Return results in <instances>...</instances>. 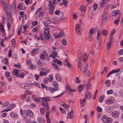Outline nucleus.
<instances>
[{
	"mask_svg": "<svg viewBox=\"0 0 123 123\" xmlns=\"http://www.w3.org/2000/svg\"><path fill=\"white\" fill-rule=\"evenodd\" d=\"M1 3V5L3 8V9L5 12L7 21V25L8 29H10L12 24V16L11 14V11L10 9L7 8L6 4L3 0H0Z\"/></svg>",
	"mask_w": 123,
	"mask_h": 123,
	"instance_id": "1",
	"label": "nucleus"
},
{
	"mask_svg": "<svg viewBox=\"0 0 123 123\" xmlns=\"http://www.w3.org/2000/svg\"><path fill=\"white\" fill-rule=\"evenodd\" d=\"M101 119L104 123H110L112 121L111 118L109 117L107 118L106 115H104L102 117Z\"/></svg>",
	"mask_w": 123,
	"mask_h": 123,
	"instance_id": "2",
	"label": "nucleus"
},
{
	"mask_svg": "<svg viewBox=\"0 0 123 123\" xmlns=\"http://www.w3.org/2000/svg\"><path fill=\"white\" fill-rule=\"evenodd\" d=\"M86 66L84 65L81 66V68L80 69V70L81 72L83 73H84L85 72V69H88L89 66V64L88 63H86L85 64Z\"/></svg>",
	"mask_w": 123,
	"mask_h": 123,
	"instance_id": "3",
	"label": "nucleus"
},
{
	"mask_svg": "<svg viewBox=\"0 0 123 123\" xmlns=\"http://www.w3.org/2000/svg\"><path fill=\"white\" fill-rule=\"evenodd\" d=\"M20 86L21 88L27 89L30 88V86L27 84L23 83L21 84Z\"/></svg>",
	"mask_w": 123,
	"mask_h": 123,
	"instance_id": "4",
	"label": "nucleus"
},
{
	"mask_svg": "<svg viewBox=\"0 0 123 123\" xmlns=\"http://www.w3.org/2000/svg\"><path fill=\"white\" fill-rule=\"evenodd\" d=\"M105 5L107 7V8H108L109 5L106 1V0H103L100 4V6L101 7H103Z\"/></svg>",
	"mask_w": 123,
	"mask_h": 123,
	"instance_id": "5",
	"label": "nucleus"
},
{
	"mask_svg": "<svg viewBox=\"0 0 123 123\" xmlns=\"http://www.w3.org/2000/svg\"><path fill=\"white\" fill-rule=\"evenodd\" d=\"M11 117L13 119H16L18 118V115L14 112H12L10 115Z\"/></svg>",
	"mask_w": 123,
	"mask_h": 123,
	"instance_id": "6",
	"label": "nucleus"
},
{
	"mask_svg": "<svg viewBox=\"0 0 123 123\" xmlns=\"http://www.w3.org/2000/svg\"><path fill=\"white\" fill-rule=\"evenodd\" d=\"M120 71V69H118L117 70L114 69L111 71H110L107 77H108L110 75L114 73H117L119 72Z\"/></svg>",
	"mask_w": 123,
	"mask_h": 123,
	"instance_id": "7",
	"label": "nucleus"
},
{
	"mask_svg": "<svg viewBox=\"0 0 123 123\" xmlns=\"http://www.w3.org/2000/svg\"><path fill=\"white\" fill-rule=\"evenodd\" d=\"M55 14L57 15H59V18H62L63 16V13L62 12H60L59 10H56L55 12Z\"/></svg>",
	"mask_w": 123,
	"mask_h": 123,
	"instance_id": "8",
	"label": "nucleus"
},
{
	"mask_svg": "<svg viewBox=\"0 0 123 123\" xmlns=\"http://www.w3.org/2000/svg\"><path fill=\"white\" fill-rule=\"evenodd\" d=\"M112 115L114 117L117 118L119 117V114L117 111H114L112 113Z\"/></svg>",
	"mask_w": 123,
	"mask_h": 123,
	"instance_id": "9",
	"label": "nucleus"
},
{
	"mask_svg": "<svg viewBox=\"0 0 123 123\" xmlns=\"http://www.w3.org/2000/svg\"><path fill=\"white\" fill-rule=\"evenodd\" d=\"M92 97L91 93L88 91L84 95V97L88 99H90Z\"/></svg>",
	"mask_w": 123,
	"mask_h": 123,
	"instance_id": "10",
	"label": "nucleus"
},
{
	"mask_svg": "<svg viewBox=\"0 0 123 123\" xmlns=\"http://www.w3.org/2000/svg\"><path fill=\"white\" fill-rule=\"evenodd\" d=\"M84 84L80 85L78 87V91L80 92H81L84 89Z\"/></svg>",
	"mask_w": 123,
	"mask_h": 123,
	"instance_id": "11",
	"label": "nucleus"
},
{
	"mask_svg": "<svg viewBox=\"0 0 123 123\" xmlns=\"http://www.w3.org/2000/svg\"><path fill=\"white\" fill-rule=\"evenodd\" d=\"M27 114L30 117H33L34 116V114L30 110H28L27 111Z\"/></svg>",
	"mask_w": 123,
	"mask_h": 123,
	"instance_id": "12",
	"label": "nucleus"
},
{
	"mask_svg": "<svg viewBox=\"0 0 123 123\" xmlns=\"http://www.w3.org/2000/svg\"><path fill=\"white\" fill-rule=\"evenodd\" d=\"M114 102L113 100L112 99H109L105 101V103L108 105H110L112 104Z\"/></svg>",
	"mask_w": 123,
	"mask_h": 123,
	"instance_id": "13",
	"label": "nucleus"
},
{
	"mask_svg": "<svg viewBox=\"0 0 123 123\" xmlns=\"http://www.w3.org/2000/svg\"><path fill=\"white\" fill-rule=\"evenodd\" d=\"M20 112L21 114L23 115L25 117H27V111L25 110H23L22 111L21 110H20Z\"/></svg>",
	"mask_w": 123,
	"mask_h": 123,
	"instance_id": "14",
	"label": "nucleus"
},
{
	"mask_svg": "<svg viewBox=\"0 0 123 123\" xmlns=\"http://www.w3.org/2000/svg\"><path fill=\"white\" fill-rule=\"evenodd\" d=\"M55 77L56 80L59 82L61 81V78L60 75L58 74H57L55 75Z\"/></svg>",
	"mask_w": 123,
	"mask_h": 123,
	"instance_id": "15",
	"label": "nucleus"
},
{
	"mask_svg": "<svg viewBox=\"0 0 123 123\" xmlns=\"http://www.w3.org/2000/svg\"><path fill=\"white\" fill-rule=\"evenodd\" d=\"M80 10L82 12L84 13L86 11V7L83 6H81L80 7Z\"/></svg>",
	"mask_w": 123,
	"mask_h": 123,
	"instance_id": "16",
	"label": "nucleus"
},
{
	"mask_svg": "<svg viewBox=\"0 0 123 123\" xmlns=\"http://www.w3.org/2000/svg\"><path fill=\"white\" fill-rule=\"evenodd\" d=\"M47 54L46 52H43L41 54L40 58L42 59H44L47 56Z\"/></svg>",
	"mask_w": 123,
	"mask_h": 123,
	"instance_id": "17",
	"label": "nucleus"
},
{
	"mask_svg": "<svg viewBox=\"0 0 123 123\" xmlns=\"http://www.w3.org/2000/svg\"><path fill=\"white\" fill-rule=\"evenodd\" d=\"M106 111L108 113H110L112 111V107L110 106L107 107L106 108Z\"/></svg>",
	"mask_w": 123,
	"mask_h": 123,
	"instance_id": "18",
	"label": "nucleus"
},
{
	"mask_svg": "<svg viewBox=\"0 0 123 123\" xmlns=\"http://www.w3.org/2000/svg\"><path fill=\"white\" fill-rule=\"evenodd\" d=\"M75 31L77 32H78L80 31V25L77 24L76 25L75 27Z\"/></svg>",
	"mask_w": 123,
	"mask_h": 123,
	"instance_id": "19",
	"label": "nucleus"
},
{
	"mask_svg": "<svg viewBox=\"0 0 123 123\" xmlns=\"http://www.w3.org/2000/svg\"><path fill=\"white\" fill-rule=\"evenodd\" d=\"M52 54L53 55V58L54 59L55 57H58L57 52L55 50L52 51Z\"/></svg>",
	"mask_w": 123,
	"mask_h": 123,
	"instance_id": "20",
	"label": "nucleus"
},
{
	"mask_svg": "<svg viewBox=\"0 0 123 123\" xmlns=\"http://www.w3.org/2000/svg\"><path fill=\"white\" fill-rule=\"evenodd\" d=\"M92 85L90 82H87L86 85V89L87 90H89L91 88Z\"/></svg>",
	"mask_w": 123,
	"mask_h": 123,
	"instance_id": "21",
	"label": "nucleus"
},
{
	"mask_svg": "<svg viewBox=\"0 0 123 123\" xmlns=\"http://www.w3.org/2000/svg\"><path fill=\"white\" fill-rule=\"evenodd\" d=\"M105 98V95H102L100 96L99 98L98 101L99 103H101L103 102L104 98Z\"/></svg>",
	"mask_w": 123,
	"mask_h": 123,
	"instance_id": "22",
	"label": "nucleus"
},
{
	"mask_svg": "<svg viewBox=\"0 0 123 123\" xmlns=\"http://www.w3.org/2000/svg\"><path fill=\"white\" fill-rule=\"evenodd\" d=\"M41 105L42 106H44L45 107L46 110H48L49 109L48 105L47 103L45 104L44 103L42 102L41 103Z\"/></svg>",
	"mask_w": 123,
	"mask_h": 123,
	"instance_id": "23",
	"label": "nucleus"
},
{
	"mask_svg": "<svg viewBox=\"0 0 123 123\" xmlns=\"http://www.w3.org/2000/svg\"><path fill=\"white\" fill-rule=\"evenodd\" d=\"M86 75L88 77H89L91 74L90 72L88 70V69H85Z\"/></svg>",
	"mask_w": 123,
	"mask_h": 123,
	"instance_id": "24",
	"label": "nucleus"
},
{
	"mask_svg": "<svg viewBox=\"0 0 123 123\" xmlns=\"http://www.w3.org/2000/svg\"><path fill=\"white\" fill-rule=\"evenodd\" d=\"M81 59L79 60L77 65V68H80V69L81 66L83 65V64H81Z\"/></svg>",
	"mask_w": 123,
	"mask_h": 123,
	"instance_id": "25",
	"label": "nucleus"
},
{
	"mask_svg": "<svg viewBox=\"0 0 123 123\" xmlns=\"http://www.w3.org/2000/svg\"><path fill=\"white\" fill-rule=\"evenodd\" d=\"M59 90L58 88H56L55 89L53 87H51L50 88L49 91L51 93H53L55 91H57Z\"/></svg>",
	"mask_w": 123,
	"mask_h": 123,
	"instance_id": "26",
	"label": "nucleus"
},
{
	"mask_svg": "<svg viewBox=\"0 0 123 123\" xmlns=\"http://www.w3.org/2000/svg\"><path fill=\"white\" fill-rule=\"evenodd\" d=\"M53 86L56 88H58V85L57 82L56 81H54L53 82Z\"/></svg>",
	"mask_w": 123,
	"mask_h": 123,
	"instance_id": "27",
	"label": "nucleus"
},
{
	"mask_svg": "<svg viewBox=\"0 0 123 123\" xmlns=\"http://www.w3.org/2000/svg\"><path fill=\"white\" fill-rule=\"evenodd\" d=\"M95 30L94 28H92L90 30L88 34V35H93L94 34V31Z\"/></svg>",
	"mask_w": 123,
	"mask_h": 123,
	"instance_id": "28",
	"label": "nucleus"
},
{
	"mask_svg": "<svg viewBox=\"0 0 123 123\" xmlns=\"http://www.w3.org/2000/svg\"><path fill=\"white\" fill-rule=\"evenodd\" d=\"M111 81L109 80H107L105 81V83L107 87H109L110 86Z\"/></svg>",
	"mask_w": 123,
	"mask_h": 123,
	"instance_id": "29",
	"label": "nucleus"
},
{
	"mask_svg": "<svg viewBox=\"0 0 123 123\" xmlns=\"http://www.w3.org/2000/svg\"><path fill=\"white\" fill-rule=\"evenodd\" d=\"M119 12L118 11H113L112 12V15L113 16H116L118 14Z\"/></svg>",
	"mask_w": 123,
	"mask_h": 123,
	"instance_id": "30",
	"label": "nucleus"
},
{
	"mask_svg": "<svg viewBox=\"0 0 123 123\" xmlns=\"http://www.w3.org/2000/svg\"><path fill=\"white\" fill-rule=\"evenodd\" d=\"M38 50L37 48H35L33 49H32L31 51V52L33 54H37L38 53Z\"/></svg>",
	"mask_w": 123,
	"mask_h": 123,
	"instance_id": "31",
	"label": "nucleus"
},
{
	"mask_svg": "<svg viewBox=\"0 0 123 123\" xmlns=\"http://www.w3.org/2000/svg\"><path fill=\"white\" fill-rule=\"evenodd\" d=\"M95 48L97 49H99L100 48V43L99 41H98L96 42L95 45Z\"/></svg>",
	"mask_w": 123,
	"mask_h": 123,
	"instance_id": "32",
	"label": "nucleus"
},
{
	"mask_svg": "<svg viewBox=\"0 0 123 123\" xmlns=\"http://www.w3.org/2000/svg\"><path fill=\"white\" fill-rule=\"evenodd\" d=\"M49 4L50 6V7H51L54 9V7L55 6V3L53 2H51V1H50L49 2Z\"/></svg>",
	"mask_w": 123,
	"mask_h": 123,
	"instance_id": "33",
	"label": "nucleus"
},
{
	"mask_svg": "<svg viewBox=\"0 0 123 123\" xmlns=\"http://www.w3.org/2000/svg\"><path fill=\"white\" fill-rule=\"evenodd\" d=\"M44 36L46 40H48L49 38V34H47L45 33H44Z\"/></svg>",
	"mask_w": 123,
	"mask_h": 123,
	"instance_id": "34",
	"label": "nucleus"
},
{
	"mask_svg": "<svg viewBox=\"0 0 123 123\" xmlns=\"http://www.w3.org/2000/svg\"><path fill=\"white\" fill-rule=\"evenodd\" d=\"M86 99L84 98L83 100H80V104L82 106H83L85 104V102L86 100Z\"/></svg>",
	"mask_w": 123,
	"mask_h": 123,
	"instance_id": "35",
	"label": "nucleus"
},
{
	"mask_svg": "<svg viewBox=\"0 0 123 123\" xmlns=\"http://www.w3.org/2000/svg\"><path fill=\"white\" fill-rule=\"evenodd\" d=\"M53 10L54 9L51 7H49V9L48 11L49 14L50 15H52L54 12Z\"/></svg>",
	"mask_w": 123,
	"mask_h": 123,
	"instance_id": "36",
	"label": "nucleus"
},
{
	"mask_svg": "<svg viewBox=\"0 0 123 123\" xmlns=\"http://www.w3.org/2000/svg\"><path fill=\"white\" fill-rule=\"evenodd\" d=\"M64 64L68 68H70L71 66L70 63H69L67 60L65 61Z\"/></svg>",
	"mask_w": 123,
	"mask_h": 123,
	"instance_id": "37",
	"label": "nucleus"
},
{
	"mask_svg": "<svg viewBox=\"0 0 123 123\" xmlns=\"http://www.w3.org/2000/svg\"><path fill=\"white\" fill-rule=\"evenodd\" d=\"M62 44L64 45H66L67 44V42L65 39H63L62 41Z\"/></svg>",
	"mask_w": 123,
	"mask_h": 123,
	"instance_id": "38",
	"label": "nucleus"
},
{
	"mask_svg": "<svg viewBox=\"0 0 123 123\" xmlns=\"http://www.w3.org/2000/svg\"><path fill=\"white\" fill-rule=\"evenodd\" d=\"M33 100L36 102H39L41 101L40 99L36 97L33 98Z\"/></svg>",
	"mask_w": 123,
	"mask_h": 123,
	"instance_id": "39",
	"label": "nucleus"
},
{
	"mask_svg": "<svg viewBox=\"0 0 123 123\" xmlns=\"http://www.w3.org/2000/svg\"><path fill=\"white\" fill-rule=\"evenodd\" d=\"M107 11L106 10L105 11L103 14L102 17H107Z\"/></svg>",
	"mask_w": 123,
	"mask_h": 123,
	"instance_id": "40",
	"label": "nucleus"
},
{
	"mask_svg": "<svg viewBox=\"0 0 123 123\" xmlns=\"http://www.w3.org/2000/svg\"><path fill=\"white\" fill-rule=\"evenodd\" d=\"M82 57L83 60L84 62H86L87 60V58L86 55H84Z\"/></svg>",
	"mask_w": 123,
	"mask_h": 123,
	"instance_id": "41",
	"label": "nucleus"
},
{
	"mask_svg": "<svg viewBox=\"0 0 123 123\" xmlns=\"http://www.w3.org/2000/svg\"><path fill=\"white\" fill-rule=\"evenodd\" d=\"M53 76L52 74H50L49 76V80L50 82H51L53 80Z\"/></svg>",
	"mask_w": 123,
	"mask_h": 123,
	"instance_id": "42",
	"label": "nucleus"
},
{
	"mask_svg": "<svg viewBox=\"0 0 123 123\" xmlns=\"http://www.w3.org/2000/svg\"><path fill=\"white\" fill-rule=\"evenodd\" d=\"M19 71L16 69H14L13 72V73L14 75H16L18 74Z\"/></svg>",
	"mask_w": 123,
	"mask_h": 123,
	"instance_id": "43",
	"label": "nucleus"
},
{
	"mask_svg": "<svg viewBox=\"0 0 123 123\" xmlns=\"http://www.w3.org/2000/svg\"><path fill=\"white\" fill-rule=\"evenodd\" d=\"M10 75V74L8 71H7L5 73V77L6 78H7L8 77H9Z\"/></svg>",
	"mask_w": 123,
	"mask_h": 123,
	"instance_id": "44",
	"label": "nucleus"
},
{
	"mask_svg": "<svg viewBox=\"0 0 123 123\" xmlns=\"http://www.w3.org/2000/svg\"><path fill=\"white\" fill-rule=\"evenodd\" d=\"M116 31V30L114 29H113L111 31L110 36H113L115 33Z\"/></svg>",
	"mask_w": 123,
	"mask_h": 123,
	"instance_id": "45",
	"label": "nucleus"
},
{
	"mask_svg": "<svg viewBox=\"0 0 123 123\" xmlns=\"http://www.w3.org/2000/svg\"><path fill=\"white\" fill-rule=\"evenodd\" d=\"M15 106V105L14 104H12L10 105L7 107L8 109H11L14 108Z\"/></svg>",
	"mask_w": 123,
	"mask_h": 123,
	"instance_id": "46",
	"label": "nucleus"
},
{
	"mask_svg": "<svg viewBox=\"0 0 123 123\" xmlns=\"http://www.w3.org/2000/svg\"><path fill=\"white\" fill-rule=\"evenodd\" d=\"M111 42H109L107 43L106 45L107 48H111Z\"/></svg>",
	"mask_w": 123,
	"mask_h": 123,
	"instance_id": "47",
	"label": "nucleus"
},
{
	"mask_svg": "<svg viewBox=\"0 0 123 123\" xmlns=\"http://www.w3.org/2000/svg\"><path fill=\"white\" fill-rule=\"evenodd\" d=\"M113 92V90L111 89L109 91H107V93L108 95H109L112 94Z\"/></svg>",
	"mask_w": 123,
	"mask_h": 123,
	"instance_id": "48",
	"label": "nucleus"
},
{
	"mask_svg": "<svg viewBox=\"0 0 123 123\" xmlns=\"http://www.w3.org/2000/svg\"><path fill=\"white\" fill-rule=\"evenodd\" d=\"M2 62L5 64H7L8 62V59L6 58H5L3 60Z\"/></svg>",
	"mask_w": 123,
	"mask_h": 123,
	"instance_id": "49",
	"label": "nucleus"
},
{
	"mask_svg": "<svg viewBox=\"0 0 123 123\" xmlns=\"http://www.w3.org/2000/svg\"><path fill=\"white\" fill-rule=\"evenodd\" d=\"M88 38L90 41L91 42L93 40V37L91 35H88Z\"/></svg>",
	"mask_w": 123,
	"mask_h": 123,
	"instance_id": "50",
	"label": "nucleus"
},
{
	"mask_svg": "<svg viewBox=\"0 0 123 123\" xmlns=\"http://www.w3.org/2000/svg\"><path fill=\"white\" fill-rule=\"evenodd\" d=\"M118 54L119 55H121L123 54V49L120 50L118 52Z\"/></svg>",
	"mask_w": 123,
	"mask_h": 123,
	"instance_id": "51",
	"label": "nucleus"
},
{
	"mask_svg": "<svg viewBox=\"0 0 123 123\" xmlns=\"http://www.w3.org/2000/svg\"><path fill=\"white\" fill-rule=\"evenodd\" d=\"M14 66L18 68H20L21 67L20 64L19 63H18L17 64H14Z\"/></svg>",
	"mask_w": 123,
	"mask_h": 123,
	"instance_id": "52",
	"label": "nucleus"
},
{
	"mask_svg": "<svg viewBox=\"0 0 123 123\" xmlns=\"http://www.w3.org/2000/svg\"><path fill=\"white\" fill-rule=\"evenodd\" d=\"M106 31L105 29L102 30V34L103 36H105L106 35Z\"/></svg>",
	"mask_w": 123,
	"mask_h": 123,
	"instance_id": "53",
	"label": "nucleus"
},
{
	"mask_svg": "<svg viewBox=\"0 0 123 123\" xmlns=\"http://www.w3.org/2000/svg\"><path fill=\"white\" fill-rule=\"evenodd\" d=\"M97 111L99 112H101L102 111V110L101 107H100L99 106H98L97 107Z\"/></svg>",
	"mask_w": 123,
	"mask_h": 123,
	"instance_id": "54",
	"label": "nucleus"
},
{
	"mask_svg": "<svg viewBox=\"0 0 123 123\" xmlns=\"http://www.w3.org/2000/svg\"><path fill=\"white\" fill-rule=\"evenodd\" d=\"M44 15L43 14L42 12H41L39 15V18L40 20L42 19V17Z\"/></svg>",
	"mask_w": 123,
	"mask_h": 123,
	"instance_id": "55",
	"label": "nucleus"
},
{
	"mask_svg": "<svg viewBox=\"0 0 123 123\" xmlns=\"http://www.w3.org/2000/svg\"><path fill=\"white\" fill-rule=\"evenodd\" d=\"M120 21V20L119 19H117L115 20L114 21V22H115V23L117 25L119 24V22Z\"/></svg>",
	"mask_w": 123,
	"mask_h": 123,
	"instance_id": "56",
	"label": "nucleus"
},
{
	"mask_svg": "<svg viewBox=\"0 0 123 123\" xmlns=\"http://www.w3.org/2000/svg\"><path fill=\"white\" fill-rule=\"evenodd\" d=\"M56 107L55 106H53L51 109V111L52 112H53L55 111L56 110Z\"/></svg>",
	"mask_w": 123,
	"mask_h": 123,
	"instance_id": "57",
	"label": "nucleus"
},
{
	"mask_svg": "<svg viewBox=\"0 0 123 123\" xmlns=\"http://www.w3.org/2000/svg\"><path fill=\"white\" fill-rule=\"evenodd\" d=\"M39 75L40 76H42L43 75L46 76L44 72L43 71H40L39 73Z\"/></svg>",
	"mask_w": 123,
	"mask_h": 123,
	"instance_id": "58",
	"label": "nucleus"
},
{
	"mask_svg": "<svg viewBox=\"0 0 123 123\" xmlns=\"http://www.w3.org/2000/svg\"><path fill=\"white\" fill-rule=\"evenodd\" d=\"M64 106L65 108L66 109H68V108L70 106V105H67L65 104L64 105H63Z\"/></svg>",
	"mask_w": 123,
	"mask_h": 123,
	"instance_id": "59",
	"label": "nucleus"
},
{
	"mask_svg": "<svg viewBox=\"0 0 123 123\" xmlns=\"http://www.w3.org/2000/svg\"><path fill=\"white\" fill-rule=\"evenodd\" d=\"M53 66L55 69L56 70H57L58 69V66L56 64H54L53 65Z\"/></svg>",
	"mask_w": 123,
	"mask_h": 123,
	"instance_id": "60",
	"label": "nucleus"
},
{
	"mask_svg": "<svg viewBox=\"0 0 123 123\" xmlns=\"http://www.w3.org/2000/svg\"><path fill=\"white\" fill-rule=\"evenodd\" d=\"M24 76L25 74L23 73H21L19 74V76L21 78H22Z\"/></svg>",
	"mask_w": 123,
	"mask_h": 123,
	"instance_id": "61",
	"label": "nucleus"
},
{
	"mask_svg": "<svg viewBox=\"0 0 123 123\" xmlns=\"http://www.w3.org/2000/svg\"><path fill=\"white\" fill-rule=\"evenodd\" d=\"M73 18L76 19L77 18L76 14L75 13H74L73 15Z\"/></svg>",
	"mask_w": 123,
	"mask_h": 123,
	"instance_id": "62",
	"label": "nucleus"
},
{
	"mask_svg": "<svg viewBox=\"0 0 123 123\" xmlns=\"http://www.w3.org/2000/svg\"><path fill=\"white\" fill-rule=\"evenodd\" d=\"M63 4L65 6H66L68 4V2L66 0H62Z\"/></svg>",
	"mask_w": 123,
	"mask_h": 123,
	"instance_id": "63",
	"label": "nucleus"
},
{
	"mask_svg": "<svg viewBox=\"0 0 123 123\" xmlns=\"http://www.w3.org/2000/svg\"><path fill=\"white\" fill-rule=\"evenodd\" d=\"M44 82L46 83H47L48 82V78H45L44 79Z\"/></svg>",
	"mask_w": 123,
	"mask_h": 123,
	"instance_id": "64",
	"label": "nucleus"
}]
</instances>
